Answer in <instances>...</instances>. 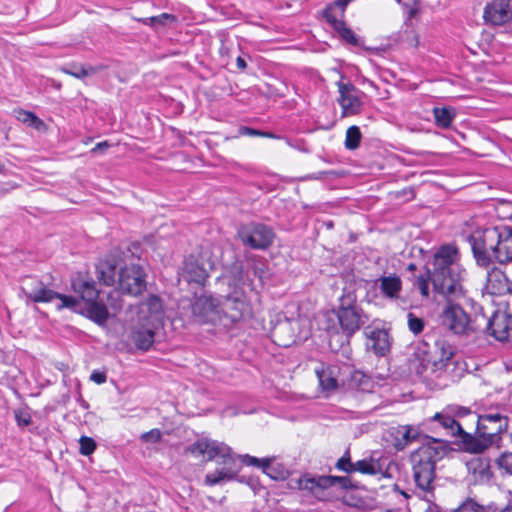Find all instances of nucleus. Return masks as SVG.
Here are the masks:
<instances>
[{"mask_svg": "<svg viewBox=\"0 0 512 512\" xmlns=\"http://www.w3.org/2000/svg\"><path fill=\"white\" fill-rule=\"evenodd\" d=\"M467 273L458 262V249L453 245L442 246L434 255L432 284L436 296L446 303L438 315L440 326L454 335L477 334L481 330L479 315L472 319L462 308L459 300L465 297L462 282Z\"/></svg>", "mask_w": 512, "mask_h": 512, "instance_id": "nucleus-1", "label": "nucleus"}, {"mask_svg": "<svg viewBox=\"0 0 512 512\" xmlns=\"http://www.w3.org/2000/svg\"><path fill=\"white\" fill-rule=\"evenodd\" d=\"M478 265L487 267L493 260L500 264L512 262V227L500 225L476 229L468 235Z\"/></svg>", "mask_w": 512, "mask_h": 512, "instance_id": "nucleus-2", "label": "nucleus"}, {"mask_svg": "<svg viewBox=\"0 0 512 512\" xmlns=\"http://www.w3.org/2000/svg\"><path fill=\"white\" fill-rule=\"evenodd\" d=\"M187 451L195 456H207L208 461L217 457L222 459L223 468L208 473L205 476L206 485L214 486L236 478L238 470L235 468V458L228 445L215 440L201 439L190 445Z\"/></svg>", "mask_w": 512, "mask_h": 512, "instance_id": "nucleus-3", "label": "nucleus"}, {"mask_svg": "<svg viewBox=\"0 0 512 512\" xmlns=\"http://www.w3.org/2000/svg\"><path fill=\"white\" fill-rule=\"evenodd\" d=\"M234 286V290L224 296L219 303H216L213 297L198 298L193 305V312L204 316H208L209 313L223 312L233 321L250 315L251 307L245 292L237 283Z\"/></svg>", "mask_w": 512, "mask_h": 512, "instance_id": "nucleus-4", "label": "nucleus"}, {"mask_svg": "<svg viewBox=\"0 0 512 512\" xmlns=\"http://www.w3.org/2000/svg\"><path fill=\"white\" fill-rule=\"evenodd\" d=\"M508 420L499 413L478 416L476 437L464 436L467 449L480 453L499 440L501 433L507 430Z\"/></svg>", "mask_w": 512, "mask_h": 512, "instance_id": "nucleus-5", "label": "nucleus"}, {"mask_svg": "<svg viewBox=\"0 0 512 512\" xmlns=\"http://www.w3.org/2000/svg\"><path fill=\"white\" fill-rule=\"evenodd\" d=\"M314 372L319 384H365L369 381L384 380L380 375L366 374L363 370L356 369L349 364L317 363Z\"/></svg>", "mask_w": 512, "mask_h": 512, "instance_id": "nucleus-6", "label": "nucleus"}, {"mask_svg": "<svg viewBox=\"0 0 512 512\" xmlns=\"http://www.w3.org/2000/svg\"><path fill=\"white\" fill-rule=\"evenodd\" d=\"M440 449L431 445H422L410 456L413 477L416 486L423 491H431L435 479L436 462L440 458Z\"/></svg>", "mask_w": 512, "mask_h": 512, "instance_id": "nucleus-7", "label": "nucleus"}, {"mask_svg": "<svg viewBox=\"0 0 512 512\" xmlns=\"http://www.w3.org/2000/svg\"><path fill=\"white\" fill-rule=\"evenodd\" d=\"M21 290L28 299L35 303H48L53 300H58L56 303L58 310L67 308L72 311H77L79 305L78 299L51 290L37 277H25L22 280Z\"/></svg>", "mask_w": 512, "mask_h": 512, "instance_id": "nucleus-8", "label": "nucleus"}, {"mask_svg": "<svg viewBox=\"0 0 512 512\" xmlns=\"http://www.w3.org/2000/svg\"><path fill=\"white\" fill-rule=\"evenodd\" d=\"M73 289L83 300L84 314L98 325H104L110 314L105 304L98 301L99 291L93 280L77 279L72 283Z\"/></svg>", "mask_w": 512, "mask_h": 512, "instance_id": "nucleus-9", "label": "nucleus"}, {"mask_svg": "<svg viewBox=\"0 0 512 512\" xmlns=\"http://www.w3.org/2000/svg\"><path fill=\"white\" fill-rule=\"evenodd\" d=\"M337 317L347 337L355 334L367 321V316L356 304V298L352 293H347L340 298Z\"/></svg>", "mask_w": 512, "mask_h": 512, "instance_id": "nucleus-10", "label": "nucleus"}, {"mask_svg": "<svg viewBox=\"0 0 512 512\" xmlns=\"http://www.w3.org/2000/svg\"><path fill=\"white\" fill-rule=\"evenodd\" d=\"M426 347V343L420 344L418 347L419 352L415 353L417 358H419V366L416 368L418 374H422L427 370L429 365H432L434 369L444 367L455 354V347L444 339L435 342L434 356L426 351Z\"/></svg>", "mask_w": 512, "mask_h": 512, "instance_id": "nucleus-11", "label": "nucleus"}, {"mask_svg": "<svg viewBox=\"0 0 512 512\" xmlns=\"http://www.w3.org/2000/svg\"><path fill=\"white\" fill-rule=\"evenodd\" d=\"M238 236L244 246L255 250H265L274 241L273 229L265 224L251 222L238 229Z\"/></svg>", "mask_w": 512, "mask_h": 512, "instance_id": "nucleus-12", "label": "nucleus"}, {"mask_svg": "<svg viewBox=\"0 0 512 512\" xmlns=\"http://www.w3.org/2000/svg\"><path fill=\"white\" fill-rule=\"evenodd\" d=\"M117 283L122 294L138 296L146 290V273L138 264L126 265L119 269Z\"/></svg>", "mask_w": 512, "mask_h": 512, "instance_id": "nucleus-13", "label": "nucleus"}, {"mask_svg": "<svg viewBox=\"0 0 512 512\" xmlns=\"http://www.w3.org/2000/svg\"><path fill=\"white\" fill-rule=\"evenodd\" d=\"M481 331L500 342L512 339V315L505 311H495L491 317L479 315Z\"/></svg>", "mask_w": 512, "mask_h": 512, "instance_id": "nucleus-14", "label": "nucleus"}, {"mask_svg": "<svg viewBox=\"0 0 512 512\" xmlns=\"http://www.w3.org/2000/svg\"><path fill=\"white\" fill-rule=\"evenodd\" d=\"M340 98L338 100L342 108V116H351L360 113L362 101L357 95V89L351 83H337Z\"/></svg>", "mask_w": 512, "mask_h": 512, "instance_id": "nucleus-15", "label": "nucleus"}, {"mask_svg": "<svg viewBox=\"0 0 512 512\" xmlns=\"http://www.w3.org/2000/svg\"><path fill=\"white\" fill-rule=\"evenodd\" d=\"M164 315L160 297L149 295L139 306L138 320L160 326Z\"/></svg>", "mask_w": 512, "mask_h": 512, "instance_id": "nucleus-16", "label": "nucleus"}, {"mask_svg": "<svg viewBox=\"0 0 512 512\" xmlns=\"http://www.w3.org/2000/svg\"><path fill=\"white\" fill-rule=\"evenodd\" d=\"M485 21L492 25H502L512 19V0H494L485 7Z\"/></svg>", "mask_w": 512, "mask_h": 512, "instance_id": "nucleus-17", "label": "nucleus"}, {"mask_svg": "<svg viewBox=\"0 0 512 512\" xmlns=\"http://www.w3.org/2000/svg\"><path fill=\"white\" fill-rule=\"evenodd\" d=\"M211 265L209 262L203 263L195 257L186 259L183 268V276L189 282H194L199 285H204L209 277V270Z\"/></svg>", "mask_w": 512, "mask_h": 512, "instance_id": "nucleus-18", "label": "nucleus"}, {"mask_svg": "<svg viewBox=\"0 0 512 512\" xmlns=\"http://www.w3.org/2000/svg\"><path fill=\"white\" fill-rule=\"evenodd\" d=\"M159 326L138 320L133 326L130 334V340L138 349L148 350L154 342L155 330Z\"/></svg>", "mask_w": 512, "mask_h": 512, "instance_id": "nucleus-19", "label": "nucleus"}, {"mask_svg": "<svg viewBox=\"0 0 512 512\" xmlns=\"http://www.w3.org/2000/svg\"><path fill=\"white\" fill-rule=\"evenodd\" d=\"M367 337L366 346L377 356H385L390 352L391 341L388 332L385 329L367 328L365 331Z\"/></svg>", "mask_w": 512, "mask_h": 512, "instance_id": "nucleus-20", "label": "nucleus"}, {"mask_svg": "<svg viewBox=\"0 0 512 512\" xmlns=\"http://www.w3.org/2000/svg\"><path fill=\"white\" fill-rule=\"evenodd\" d=\"M375 286L380 294L388 300H398L402 291V280L396 274L380 276L375 280Z\"/></svg>", "mask_w": 512, "mask_h": 512, "instance_id": "nucleus-21", "label": "nucleus"}, {"mask_svg": "<svg viewBox=\"0 0 512 512\" xmlns=\"http://www.w3.org/2000/svg\"><path fill=\"white\" fill-rule=\"evenodd\" d=\"M485 289L491 295H505L511 291L510 281L502 270L493 268L487 273Z\"/></svg>", "mask_w": 512, "mask_h": 512, "instance_id": "nucleus-22", "label": "nucleus"}, {"mask_svg": "<svg viewBox=\"0 0 512 512\" xmlns=\"http://www.w3.org/2000/svg\"><path fill=\"white\" fill-rule=\"evenodd\" d=\"M352 1L353 0H335L328 4L322 11L323 18L334 30L344 22L345 10Z\"/></svg>", "mask_w": 512, "mask_h": 512, "instance_id": "nucleus-23", "label": "nucleus"}, {"mask_svg": "<svg viewBox=\"0 0 512 512\" xmlns=\"http://www.w3.org/2000/svg\"><path fill=\"white\" fill-rule=\"evenodd\" d=\"M336 481H338V478L332 476L310 477L305 475L298 480V487L301 490L316 493L317 490H323L333 486Z\"/></svg>", "mask_w": 512, "mask_h": 512, "instance_id": "nucleus-24", "label": "nucleus"}, {"mask_svg": "<svg viewBox=\"0 0 512 512\" xmlns=\"http://www.w3.org/2000/svg\"><path fill=\"white\" fill-rule=\"evenodd\" d=\"M117 267L114 260L100 261L96 266V276L100 283L112 286L116 283Z\"/></svg>", "mask_w": 512, "mask_h": 512, "instance_id": "nucleus-25", "label": "nucleus"}, {"mask_svg": "<svg viewBox=\"0 0 512 512\" xmlns=\"http://www.w3.org/2000/svg\"><path fill=\"white\" fill-rule=\"evenodd\" d=\"M435 123L438 127L447 129L456 117V110L452 107H435L433 109Z\"/></svg>", "mask_w": 512, "mask_h": 512, "instance_id": "nucleus-26", "label": "nucleus"}, {"mask_svg": "<svg viewBox=\"0 0 512 512\" xmlns=\"http://www.w3.org/2000/svg\"><path fill=\"white\" fill-rule=\"evenodd\" d=\"M102 68V66L94 67V66H88L85 67L80 64H70L68 66L62 67L61 71L65 74L71 75L77 79H83L84 77L90 76L92 74H95L97 71H99Z\"/></svg>", "mask_w": 512, "mask_h": 512, "instance_id": "nucleus-27", "label": "nucleus"}, {"mask_svg": "<svg viewBox=\"0 0 512 512\" xmlns=\"http://www.w3.org/2000/svg\"><path fill=\"white\" fill-rule=\"evenodd\" d=\"M239 458L246 465L262 467L264 473L273 479H277V476L273 473L270 459H259L250 455L239 456Z\"/></svg>", "mask_w": 512, "mask_h": 512, "instance_id": "nucleus-28", "label": "nucleus"}, {"mask_svg": "<svg viewBox=\"0 0 512 512\" xmlns=\"http://www.w3.org/2000/svg\"><path fill=\"white\" fill-rule=\"evenodd\" d=\"M434 420L438 421L444 428L448 429L452 435H461L464 433L461 425L451 416L437 413Z\"/></svg>", "mask_w": 512, "mask_h": 512, "instance_id": "nucleus-29", "label": "nucleus"}, {"mask_svg": "<svg viewBox=\"0 0 512 512\" xmlns=\"http://www.w3.org/2000/svg\"><path fill=\"white\" fill-rule=\"evenodd\" d=\"M14 114L18 121L28 126L38 128L43 124V122L33 112L18 109L14 110Z\"/></svg>", "mask_w": 512, "mask_h": 512, "instance_id": "nucleus-30", "label": "nucleus"}, {"mask_svg": "<svg viewBox=\"0 0 512 512\" xmlns=\"http://www.w3.org/2000/svg\"><path fill=\"white\" fill-rule=\"evenodd\" d=\"M361 131L358 126H351L346 131L345 147L348 150H355L359 147L361 141Z\"/></svg>", "mask_w": 512, "mask_h": 512, "instance_id": "nucleus-31", "label": "nucleus"}, {"mask_svg": "<svg viewBox=\"0 0 512 512\" xmlns=\"http://www.w3.org/2000/svg\"><path fill=\"white\" fill-rule=\"evenodd\" d=\"M380 466L372 460H360L354 464V472L359 471L363 474L375 475Z\"/></svg>", "mask_w": 512, "mask_h": 512, "instance_id": "nucleus-32", "label": "nucleus"}, {"mask_svg": "<svg viewBox=\"0 0 512 512\" xmlns=\"http://www.w3.org/2000/svg\"><path fill=\"white\" fill-rule=\"evenodd\" d=\"M335 31L339 34V36L345 40L347 43L358 46L359 45V39L355 35V33L346 26L345 22L341 24L338 28L335 29Z\"/></svg>", "mask_w": 512, "mask_h": 512, "instance_id": "nucleus-33", "label": "nucleus"}, {"mask_svg": "<svg viewBox=\"0 0 512 512\" xmlns=\"http://www.w3.org/2000/svg\"><path fill=\"white\" fill-rule=\"evenodd\" d=\"M407 324L409 330L415 335L420 334L425 327V321L412 312H409L407 315Z\"/></svg>", "mask_w": 512, "mask_h": 512, "instance_id": "nucleus-34", "label": "nucleus"}, {"mask_svg": "<svg viewBox=\"0 0 512 512\" xmlns=\"http://www.w3.org/2000/svg\"><path fill=\"white\" fill-rule=\"evenodd\" d=\"M413 430L410 427L402 426L396 429V434L401 436V440L396 444L397 447L403 448L407 445L411 440H413L416 436L415 433H412Z\"/></svg>", "mask_w": 512, "mask_h": 512, "instance_id": "nucleus-35", "label": "nucleus"}, {"mask_svg": "<svg viewBox=\"0 0 512 512\" xmlns=\"http://www.w3.org/2000/svg\"><path fill=\"white\" fill-rule=\"evenodd\" d=\"M79 443L80 453L82 455L88 456L92 454L96 449V442L90 437L82 436L79 440Z\"/></svg>", "mask_w": 512, "mask_h": 512, "instance_id": "nucleus-36", "label": "nucleus"}, {"mask_svg": "<svg viewBox=\"0 0 512 512\" xmlns=\"http://www.w3.org/2000/svg\"><path fill=\"white\" fill-rule=\"evenodd\" d=\"M432 273L433 270L427 275H420L417 277V287L421 293V295L425 298L429 296V279L432 281Z\"/></svg>", "mask_w": 512, "mask_h": 512, "instance_id": "nucleus-37", "label": "nucleus"}, {"mask_svg": "<svg viewBox=\"0 0 512 512\" xmlns=\"http://www.w3.org/2000/svg\"><path fill=\"white\" fill-rule=\"evenodd\" d=\"M120 294H122V293L118 289V290L112 291L108 295V304L114 313L119 312L123 307V302L120 298Z\"/></svg>", "mask_w": 512, "mask_h": 512, "instance_id": "nucleus-38", "label": "nucleus"}, {"mask_svg": "<svg viewBox=\"0 0 512 512\" xmlns=\"http://www.w3.org/2000/svg\"><path fill=\"white\" fill-rule=\"evenodd\" d=\"M491 507L484 508L476 502L469 500L463 503L455 512H489Z\"/></svg>", "mask_w": 512, "mask_h": 512, "instance_id": "nucleus-39", "label": "nucleus"}, {"mask_svg": "<svg viewBox=\"0 0 512 512\" xmlns=\"http://www.w3.org/2000/svg\"><path fill=\"white\" fill-rule=\"evenodd\" d=\"M354 464L351 462L350 453L346 451L345 454L337 461L336 467L346 473L354 472Z\"/></svg>", "mask_w": 512, "mask_h": 512, "instance_id": "nucleus-40", "label": "nucleus"}, {"mask_svg": "<svg viewBox=\"0 0 512 512\" xmlns=\"http://www.w3.org/2000/svg\"><path fill=\"white\" fill-rule=\"evenodd\" d=\"M14 414H15L16 422H17L18 426H20V427H26L32 421L31 416L27 411L16 410L14 412Z\"/></svg>", "mask_w": 512, "mask_h": 512, "instance_id": "nucleus-41", "label": "nucleus"}, {"mask_svg": "<svg viewBox=\"0 0 512 512\" xmlns=\"http://www.w3.org/2000/svg\"><path fill=\"white\" fill-rule=\"evenodd\" d=\"M499 465L507 472L512 473V452H506L499 458Z\"/></svg>", "mask_w": 512, "mask_h": 512, "instance_id": "nucleus-42", "label": "nucleus"}, {"mask_svg": "<svg viewBox=\"0 0 512 512\" xmlns=\"http://www.w3.org/2000/svg\"><path fill=\"white\" fill-rule=\"evenodd\" d=\"M161 438V432L158 429H152L149 432L142 434L141 439L145 442L155 443Z\"/></svg>", "mask_w": 512, "mask_h": 512, "instance_id": "nucleus-43", "label": "nucleus"}, {"mask_svg": "<svg viewBox=\"0 0 512 512\" xmlns=\"http://www.w3.org/2000/svg\"><path fill=\"white\" fill-rule=\"evenodd\" d=\"M91 381L101 384L106 381V375L104 372L94 371L89 378Z\"/></svg>", "mask_w": 512, "mask_h": 512, "instance_id": "nucleus-44", "label": "nucleus"}, {"mask_svg": "<svg viewBox=\"0 0 512 512\" xmlns=\"http://www.w3.org/2000/svg\"><path fill=\"white\" fill-rule=\"evenodd\" d=\"M240 133L242 135H247V136H263V135H265L261 131H258L256 129L249 128V127H241Z\"/></svg>", "mask_w": 512, "mask_h": 512, "instance_id": "nucleus-45", "label": "nucleus"}, {"mask_svg": "<svg viewBox=\"0 0 512 512\" xmlns=\"http://www.w3.org/2000/svg\"><path fill=\"white\" fill-rule=\"evenodd\" d=\"M110 147V144L107 142V141H103V142H99L97 143L92 149H91V153L95 154V153H103L104 151H106L108 148Z\"/></svg>", "mask_w": 512, "mask_h": 512, "instance_id": "nucleus-46", "label": "nucleus"}, {"mask_svg": "<svg viewBox=\"0 0 512 512\" xmlns=\"http://www.w3.org/2000/svg\"><path fill=\"white\" fill-rule=\"evenodd\" d=\"M153 20L157 21L159 23H164V20H171V21H173V20H175V17L173 15H171V14L163 13V14H161L158 17H154Z\"/></svg>", "mask_w": 512, "mask_h": 512, "instance_id": "nucleus-47", "label": "nucleus"}, {"mask_svg": "<svg viewBox=\"0 0 512 512\" xmlns=\"http://www.w3.org/2000/svg\"><path fill=\"white\" fill-rule=\"evenodd\" d=\"M236 65L239 69L244 70L247 67L245 60L242 57L236 59Z\"/></svg>", "mask_w": 512, "mask_h": 512, "instance_id": "nucleus-48", "label": "nucleus"}, {"mask_svg": "<svg viewBox=\"0 0 512 512\" xmlns=\"http://www.w3.org/2000/svg\"><path fill=\"white\" fill-rule=\"evenodd\" d=\"M338 386H330V385H327V386H319V388L321 389V392L323 393H326L327 395L331 392V391H334Z\"/></svg>", "mask_w": 512, "mask_h": 512, "instance_id": "nucleus-49", "label": "nucleus"}, {"mask_svg": "<svg viewBox=\"0 0 512 512\" xmlns=\"http://www.w3.org/2000/svg\"><path fill=\"white\" fill-rule=\"evenodd\" d=\"M499 512H512V504L506 505L504 508H502Z\"/></svg>", "mask_w": 512, "mask_h": 512, "instance_id": "nucleus-50", "label": "nucleus"}, {"mask_svg": "<svg viewBox=\"0 0 512 512\" xmlns=\"http://www.w3.org/2000/svg\"><path fill=\"white\" fill-rule=\"evenodd\" d=\"M460 413H461V414H463V415H464V414H467V413H469V409H467V408H461V412H460Z\"/></svg>", "mask_w": 512, "mask_h": 512, "instance_id": "nucleus-51", "label": "nucleus"}, {"mask_svg": "<svg viewBox=\"0 0 512 512\" xmlns=\"http://www.w3.org/2000/svg\"><path fill=\"white\" fill-rule=\"evenodd\" d=\"M408 268H409V270H414V269H415V265H414V264H410V265L408 266Z\"/></svg>", "mask_w": 512, "mask_h": 512, "instance_id": "nucleus-52", "label": "nucleus"}, {"mask_svg": "<svg viewBox=\"0 0 512 512\" xmlns=\"http://www.w3.org/2000/svg\"><path fill=\"white\" fill-rule=\"evenodd\" d=\"M327 227H328V228H332V227H333L332 222L327 223Z\"/></svg>", "mask_w": 512, "mask_h": 512, "instance_id": "nucleus-53", "label": "nucleus"}, {"mask_svg": "<svg viewBox=\"0 0 512 512\" xmlns=\"http://www.w3.org/2000/svg\"><path fill=\"white\" fill-rule=\"evenodd\" d=\"M4 165L0 163V173L3 171Z\"/></svg>", "mask_w": 512, "mask_h": 512, "instance_id": "nucleus-54", "label": "nucleus"}]
</instances>
